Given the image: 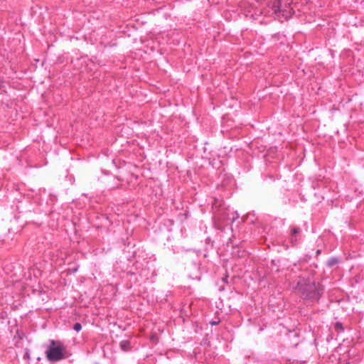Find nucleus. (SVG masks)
<instances>
[{"mask_svg": "<svg viewBox=\"0 0 364 364\" xmlns=\"http://www.w3.org/2000/svg\"><path fill=\"white\" fill-rule=\"evenodd\" d=\"M215 218L220 225H222L225 222L230 220L229 210L225 208H220L215 213Z\"/></svg>", "mask_w": 364, "mask_h": 364, "instance_id": "20e7f679", "label": "nucleus"}, {"mask_svg": "<svg viewBox=\"0 0 364 364\" xmlns=\"http://www.w3.org/2000/svg\"><path fill=\"white\" fill-rule=\"evenodd\" d=\"M301 232L300 228L294 227L291 228V242L292 244H294L297 242V239L296 237V235Z\"/></svg>", "mask_w": 364, "mask_h": 364, "instance_id": "39448f33", "label": "nucleus"}, {"mask_svg": "<svg viewBox=\"0 0 364 364\" xmlns=\"http://www.w3.org/2000/svg\"><path fill=\"white\" fill-rule=\"evenodd\" d=\"M120 348L124 351H129L131 349V343L127 340L122 341L119 343Z\"/></svg>", "mask_w": 364, "mask_h": 364, "instance_id": "423d86ee", "label": "nucleus"}, {"mask_svg": "<svg viewBox=\"0 0 364 364\" xmlns=\"http://www.w3.org/2000/svg\"><path fill=\"white\" fill-rule=\"evenodd\" d=\"M293 0H274L268 4L265 9V15L273 16L274 18L280 21L287 20L294 13L291 7Z\"/></svg>", "mask_w": 364, "mask_h": 364, "instance_id": "f03ea898", "label": "nucleus"}, {"mask_svg": "<svg viewBox=\"0 0 364 364\" xmlns=\"http://www.w3.org/2000/svg\"><path fill=\"white\" fill-rule=\"evenodd\" d=\"M231 215L232 217L230 218V220H231L232 223L239 218V214L237 212H232Z\"/></svg>", "mask_w": 364, "mask_h": 364, "instance_id": "6e6552de", "label": "nucleus"}, {"mask_svg": "<svg viewBox=\"0 0 364 364\" xmlns=\"http://www.w3.org/2000/svg\"><path fill=\"white\" fill-rule=\"evenodd\" d=\"M65 346L60 341L50 340L49 346L46 352L49 361L56 362L65 358Z\"/></svg>", "mask_w": 364, "mask_h": 364, "instance_id": "7ed1b4c3", "label": "nucleus"}, {"mask_svg": "<svg viewBox=\"0 0 364 364\" xmlns=\"http://www.w3.org/2000/svg\"><path fill=\"white\" fill-rule=\"evenodd\" d=\"M211 325H216L218 322H210Z\"/></svg>", "mask_w": 364, "mask_h": 364, "instance_id": "9b49d317", "label": "nucleus"}, {"mask_svg": "<svg viewBox=\"0 0 364 364\" xmlns=\"http://www.w3.org/2000/svg\"><path fill=\"white\" fill-rule=\"evenodd\" d=\"M336 326H337L338 327L341 328V323H336Z\"/></svg>", "mask_w": 364, "mask_h": 364, "instance_id": "9d476101", "label": "nucleus"}, {"mask_svg": "<svg viewBox=\"0 0 364 364\" xmlns=\"http://www.w3.org/2000/svg\"><path fill=\"white\" fill-rule=\"evenodd\" d=\"M295 289L301 298L312 301L318 300L322 291L321 285L310 277H300Z\"/></svg>", "mask_w": 364, "mask_h": 364, "instance_id": "f257e3e1", "label": "nucleus"}, {"mask_svg": "<svg viewBox=\"0 0 364 364\" xmlns=\"http://www.w3.org/2000/svg\"><path fill=\"white\" fill-rule=\"evenodd\" d=\"M337 262H338V259L336 258H330L327 261V264L329 267H332V266L335 265L336 264H337Z\"/></svg>", "mask_w": 364, "mask_h": 364, "instance_id": "0eeeda50", "label": "nucleus"}, {"mask_svg": "<svg viewBox=\"0 0 364 364\" xmlns=\"http://www.w3.org/2000/svg\"><path fill=\"white\" fill-rule=\"evenodd\" d=\"M73 329L79 332L82 329V325L80 323H75L73 326Z\"/></svg>", "mask_w": 364, "mask_h": 364, "instance_id": "1a4fd4ad", "label": "nucleus"}]
</instances>
